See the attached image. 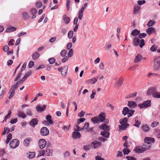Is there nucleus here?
<instances>
[{"instance_id": "obj_16", "label": "nucleus", "mask_w": 160, "mask_h": 160, "mask_svg": "<svg viewBox=\"0 0 160 160\" xmlns=\"http://www.w3.org/2000/svg\"><path fill=\"white\" fill-rule=\"evenodd\" d=\"M128 105L131 108H134L137 107V104L134 101H129L128 102Z\"/></svg>"}, {"instance_id": "obj_45", "label": "nucleus", "mask_w": 160, "mask_h": 160, "mask_svg": "<svg viewBox=\"0 0 160 160\" xmlns=\"http://www.w3.org/2000/svg\"><path fill=\"white\" fill-rule=\"evenodd\" d=\"M135 123L133 125V126L139 128V127L140 125L141 124V123L140 122H139L138 120L135 119Z\"/></svg>"}, {"instance_id": "obj_39", "label": "nucleus", "mask_w": 160, "mask_h": 160, "mask_svg": "<svg viewBox=\"0 0 160 160\" xmlns=\"http://www.w3.org/2000/svg\"><path fill=\"white\" fill-rule=\"evenodd\" d=\"M155 22L154 20H150L148 22V23L147 24V25L148 26V27H150L151 26H152L155 23Z\"/></svg>"}, {"instance_id": "obj_12", "label": "nucleus", "mask_w": 160, "mask_h": 160, "mask_svg": "<svg viewBox=\"0 0 160 160\" xmlns=\"http://www.w3.org/2000/svg\"><path fill=\"white\" fill-rule=\"evenodd\" d=\"M140 7L138 5H135L134 6V9L133 11V13L134 14H138L140 12Z\"/></svg>"}, {"instance_id": "obj_51", "label": "nucleus", "mask_w": 160, "mask_h": 160, "mask_svg": "<svg viewBox=\"0 0 160 160\" xmlns=\"http://www.w3.org/2000/svg\"><path fill=\"white\" fill-rule=\"evenodd\" d=\"M34 65V62L33 61H30L28 64V67L29 68H32Z\"/></svg>"}, {"instance_id": "obj_22", "label": "nucleus", "mask_w": 160, "mask_h": 160, "mask_svg": "<svg viewBox=\"0 0 160 160\" xmlns=\"http://www.w3.org/2000/svg\"><path fill=\"white\" fill-rule=\"evenodd\" d=\"M89 123L88 122L85 123L84 126L82 128H80L78 125H77L76 127L78 128L77 130H76V131H79L82 130L83 128L87 129L89 126Z\"/></svg>"}, {"instance_id": "obj_18", "label": "nucleus", "mask_w": 160, "mask_h": 160, "mask_svg": "<svg viewBox=\"0 0 160 160\" xmlns=\"http://www.w3.org/2000/svg\"><path fill=\"white\" fill-rule=\"evenodd\" d=\"M38 120L36 118L32 119L29 122V124L32 127H34L38 124Z\"/></svg>"}, {"instance_id": "obj_19", "label": "nucleus", "mask_w": 160, "mask_h": 160, "mask_svg": "<svg viewBox=\"0 0 160 160\" xmlns=\"http://www.w3.org/2000/svg\"><path fill=\"white\" fill-rule=\"evenodd\" d=\"M91 120L93 124H98L100 122L99 121V118L97 117L92 118Z\"/></svg>"}, {"instance_id": "obj_5", "label": "nucleus", "mask_w": 160, "mask_h": 160, "mask_svg": "<svg viewBox=\"0 0 160 160\" xmlns=\"http://www.w3.org/2000/svg\"><path fill=\"white\" fill-rule=\"evenodd\" d=\"M154 69L155 70L160 69V57H158L155 58L154 60Z\"/></svg>"}, {"instance_id": "obj_35", "label": "nucleus", "mask_w": 160, "mask_h": 160, "mask_svg": "<svg viewBox=\"0 0 160 160\" xmlns=\"http://www.w3.org/2000/svg\"><path fill=\"white\" fill-rule=\"evenodd\" d=\"M18 116L19 117H22V118H25L26 117V115L23 112L20 111L18 112Z\"/></svg>"}, {"instance_id": "obj_20", "label": "nucleus", "mask_w": 160, "mask_h": 160, "mask_svg": "<svg viewBox=\"0 0 160 160\" xmlns=\"http://www.w3.org/2000/svg\"><path fill=\"white\" fill-rule=\"evenodd\" d=\"M81 137V135L79 132H74L72 134V137L74 139L79 138Z\"/></svg>"}, {"instance_id": "obj_47", "label": "nucleus", "mask_w": 160, "mask_h": 160, "mask_svg": "<svg viewBox=\"0 0 160 160\" xmlns=\"http://www.w3.org/2000/svg\"><path fill=\"white\" fill-rule=\"evenodd\" d=\"M73 32L72 31H69L68 33V36L69 39H71L72 38L73 35Z\"/></svg>"}, {"instance_id": "obj_13", "label": "nucleus", "mask_w": 160, "mask_h": 160, "mask_svg": "<svg viewBox=\"0 0 160 160\" xmlns=\"http://www.w3.org/2000/svg\"><path fill=\"white\" fill-rule=\"evenodd\" d=\"M37 12V10L35 8H32L31 9L29 12L30 14L32 15V19H34L36 17Z\"/></svg>"}, {"instance_id": "obj_32", "label": "nucleus", "mask_w": 160, "mask_h": 160, "mask_svg": "<svg viewBox=\"0 0 160 160\" xmlns=\"http://www.w3.org/2000/svg\"><path fill=\"white\" fill-rule=\"evenodd\" d=\"M155 29L153 28L149 27L146 30L147 33L148 34H151L152 32H155Z\"/></svg>"}, {"instance_id": "obj_26", "label": "nucleus", "mask_w": 160, "mask_h": 160, "mask_svg": "<svg viewBox=\"0 0 160 160\" xmlns=\"http://www.w3.org/2000/svg\"><path fill=\"white\" fill-rule=\"evenodd\" d=\"M68 69V66H64L61 71V74L64 76H66L67 74Z\"/></svg>"}, {"instance_id": "obj_60", "label": "nucleus", "mask_w": 160, "mask_h": 160, "mask_svg": "<svg viewBox=\"0 0 160 160\" xmlns=\"http://www.w3.org/2000/svg\"><path fill=\"white\" fill-rule=\"evenodd\" d=\"M27 63L26 62H25L23 64L22 66V67L21 69V71L22 72L24 70H25V69L26 68Z\"/></svg>"}, {"instance_id": "obj_2", "label": "nucleus", "mask_w": 160, "mask_h": 160, "mask_svg": "<svg viewBox=\"0 0 160 160\" xmlns=\"http://www.w3.org/2000/svg\"><path fill=\"white\" fill-rule=\"evenodd\" d=\"M133 43L135 46H137L139 45L140 47L142 48L145 45V41L143 39L140 40L139 38H135L133 39Z\"/></svg>"}, {"instance_id": "obj_55", "label": "nucleus", "mask_w": 160, "mask_h": 160, "mask_svg": "<svg viewBox=\"0 0 160 160\" xmlns=\"http://www.w3.org/2000/svg\"><path fill=\"white\" fill-rule=\"evenodd\" d=\"M85 113V112L84 111H82L78 113V116L80 117H82L84 116Z\"/></svg>"}, {"instance_id": "obj_52", "label": "nucleus", "mask_w": 160, "mask_h": 160, "mask_svg": "<svg viewBox=\"0 0 160 160\" xmlns=\"http://www.w3.org/2000/svg\"><path fill=\"white\" fill-rule=\"evenodd\" d=\"M138 5L141 6L146 3V1L145 0H138L137 2Z\"/></svg>"}, {"instance_id": "obj_64", "label": "nucleus", "mask_w": 160, "mask_h": 160, "mask_svg": "<svg viewBox=\"0 0 160 160\" xmlns=\"http://www.w3.org/2000/svg\"><path fill=\"white\" fill-rule=\"evenodd\" d=\"M36 7L38 8H40L42 6V3L41 2H38L36 3Z\"/></svg>"}, {"instance_id": "obj_53", "label": "nucleus", "mask_w": 160, "mask_h": 160, "mask_svg": "<svg viewBox=\"0 0 160 160\" xmlns=\"http://www.w3.org/2000/svg\"><path fill=\"white\" fill-rule=\"evenodd\" d=\"M96 92L95 90H93L92 91V93L90 96L91 99H93L94 98V95L96 94Z\"/></svg>"}, {"instance_id": "obj_33", "label": "nucleus", "mask_w": 160, "mask_h": 160, "mask_svg": "<svg viewBox=\"0 0 160 160\" xmlns=\"http://www.w3.org/2000/svg\"><path fill=\"white\" fill-rule=\"evenodd\" d=\"M16 28L10 26L8 27L6 30V32H9L12 31H16Z\"/></svg>"}, {"instance_id": "obj_38", "label": "nucleus", "mask_w": 160, "mask_h": 160, "mask_svg": "<svg viewBox=\"0 0 160 160\" xmlns=\"http://www.w3.org/2000/svg\"><path fill=\"white\" fill-rule=\"evenodd\" d=\"M40 56V54L37 52H36L32 54V57L33 60H35Z\"/></svg>"}, {"instance_id": "obj_4", "label": "nucleus", "mask_w": 160, "mask_h": 160, "mask_svg": "<svg viewBox=\"0 0 160 160\" xmlns=\"http://www.w3.org/2000/svg\"><path fill=\"white\" fill-rule=\"evenodd\" d=\"M40 155L43 156L45 155L47 156H51L52 154V150L50 148H47L41 151L40 152Z\"/></svg>"}, {"instance_id": "obj_41", "label": "nucleus", "mask_w": 160, "mask_h": 160, "mask_svg": "<svg viewBox=\"0 0 160 160\" xmlns=\"http://www.w3.org/2000/svg\"><path fill=\"white\" fill-rule=\"evenodd\" d=\"M48 61L49 62L50 64H52L55 62L56 59L53 57L49 58Z\"/></svg>"}, {"instance_id": "obj_54", "label": "nucleus", "mask_w": 160, "mask_h": 160, "mask_svg": "<svg viewBox=\"0 0 160 160\" xmlns=\"http://www.w3.org/2000/svg\"><path fill=\"white\" fill-rule=\"evenodd\" d=\"M159 124V122H153L151 124V126L154 128L157 126Z\"/></svg>"}, {"instance_id": "obj_34", "label": "nucleus", "mask_w": 160, "mask_h": 160, "mask_svg": "<svg viewBox=\"0 0 160 160\" xmlns=\"http://www.w3.org/2000/svg\"><path fill=\"white\" fill-rule=\"evenodd\" d=\"M142 58V56L140 54H138L135 57L134 60V62L137 63L140 61V60Z\"/></svg>"}, {"instance_id": "obj_43", "label": "nucleus", "mask_w": 160, "mask_h": 160, "mask_svg": "<svg viewBox=\"0 0 160 160\" xmlns=\"http://www.w3.org/2000/svg\"><path fill=\"white\" fill-rule=\"evenodd\" d=\"M123 78L122 77H120V78L119 81L117 83V84L119 87H120L121 86L122 82L123 81Z\"/></svg>"}, {"instance_id": "obj_49", "label": "nucleus", "mask_w": 160, "mask_h": 160, "mask_svg": "<svg viewBox=\"0 0 160 160\" xmlns=\"http://www.w3.org/2000/svg\"><path fill=\"white\" fill-rule=\"evenodd\" d=\"M67 52L66 50H63L61 51L60 53V55L62 57H65L67 54Z\"/></svg>"}, {"instance_id": "obj_15", "label": "nucleus", "mask_w": 160, "mask_h": 160, "mask_svg": "<svg viewBox=\"0 0 160 160\" xmlns=\"http://www.w3.org/2000/svg\"><path fill=\"white\" fill-rule=\"evenodd\" d=\"M46 106L45 105H43L42 106L37 105L36 107V110L38 112H42L46 109Z\"/></svg>"}, {"instance_id": "obj_25", "label": "nucleus", "mask_w": 160, "mask_h": 160, "mask_svg": "<svg viewBox=\"0 0 160 160\" xmlns=\"http://www.w3.org/2000/svg\"><path fill=\"white\" fill-rule=\"evenodd\" d=\"M27 157L30 159L34 158L35 156V153L34 152H29L27 153Z\"/></svg>"}, {"instance_id": "obj_62", "label": "nucleus", "mask_w": 160, "mask_h": 160, "mask_svg": "<svg viewBox=\"0 0 160 160\" xmlns=\"http://www.w3.org/2000/svg\"><path fill=\"white\" fill-rule=\"evenodd\" d=\"M126 158L128 160H137V159L136 158L129 156L127 157Z\"/></svg>"}, {"instance_id": "obj_23", "label": "nucleus", "mask_w": 160, "mask_h": 160, "mask_svg": "<svg viewBox=\"0 0 160 160\" xmlns=\"http://www.w3.org/2000/svg\"><path fill=\"white\" fill-rule=\"evenodd\" d=\"M97 79L96 78H93L87 81V82L89 84H94L97 82Z\"/></svg>"}, {"instance_id": "obj_29", "label": "nucleus", "mask_w": 160, "mask_h": 160, "mask_svg": "<svg viewBox=\"0 0 160 160\" xmlns=\"http://www.w3.org/2000/svg\"><path fill=\"white\" fill-rule=\"evenodd\" d=\"M101 135L106 138H108L109 136V133L106 130L103 131L101 132Z\"/></svg>"}, {"instance_id": "obj_31", "label": "nucleus", "mask_w": 160, "mask_h": 160, "mask_svg": "<svg viewBox=\"0 0 160 160\" xmlns=\"http://www.w3.org/2000/svg\"><path fill=\"white\" fill-rule=\"evenodd\" d=\"M151 146V143H148L144 142L143 145L142 146L145 151L147 149H149Z\"/></svg>"}, {"instance_id": "obj_14", "label": "nucleus", "mask_w": 160, "mask_h": 160, "mask_svg": "<svg viewBox=\"0 0 160 160\" xmlns=\"http://www.w3.org/2000/svg\"><path fill=\"white\" fill-rule=\"evenodd\" d=\"M101 143L100 142L95 141L91 143V146L95 148L100 147L101 145Z\"/></svg>"}, {"instance_id": "obj_56", "label": "nucleus", "mask_w": 160, "mask_h": 160, "mask_svg": "<svg viewBox=\"0 0 160 160\" xmlns=\"http://www.w3.org/2000/svg\"><path fill=\"white\" fill-rule=\"evenodd\" d=\"M139 38L141 39L145 37L146 36L147 34L146 33H143L141 34L139 33Z\"/></svg>"}, {"instance_id": "obj_36", "label": "nucleus", "mask_w": 160, "mask_h": 160, "mask_svg": "<svg viewBox=\"0 0 160 160\" xmlns=\"http://www.w3.org/2000/svg\"><path fill=\"white\" fill-rule=\"evenodd\" d=\"M22 18L25 20H28L29 18L28 14L25 12L22 13Z\"/></svg>"}, {"instance_id": "obj_21", "label": "nucleus", "mask_w": 160, "mask_h": 160, "mask_svg": "<svg viewBox=\"0 0 160 160\" xmlns=\"http://www.w3.org/2000/svg\"><path fill=\"white\" fill-rule=\"evenodd\" d=\"M32 141V139L30 137L26 138L24 141L23 144L26 146L28 147L29 145L30 142Z\"/></svg>"}, {"instance_id": "obj_50", "label": "nucleus", "mask_w": 160, "mask_h": 160, "mask_svg": "<svg viewBox=\"0 0 160 160\" xmlns=\"http://www.w3.org/2000/svg\"><path fill=\"white\" fill-rule=\"evenodd\" d=\"M73 55V50L72 49H70L68 54V56L67 57L69 58V57H72Z\"/></svg>"}, {"instance_id": "obj_63", "label": "nucleus", "mask_w": 160, "mask_h": 160, "mask_svg": "<svg viewBox=\"0 0 160 160\" xmlns=\"http://www.w3.org/2000/svg\"><path fill=\"white\" fill-rule=\"evenodd\" d=\"M144 142L145 143H151L150 140L149 139V137H146L144 139Z\"/></svg>"}, {"instance_id": "obj_46", "label": "nucleus", "mask_w": 160, "mask_h": 160, "mask_svg": "<svg viewBox=\"0 0 160 160\" xmlns=\"http://www.w3.org/2000/svg\"><path fill=\"white\" fill-rule=\"evenodd\" d=\"M152 97L155 98H160V93L157 91L155 94H154Z\"/></svg>"}, {"instance_id": "obj_42", "label": "nucleus", "mask_w": 160, "mask_h": 160, "mask_svg": "<svg viewBox=\"0 0 160 160\" xmlns=\"http://www.w3.org/2000/svg\"><path fill=\"white\" fill-rule=\"evenodd\" d=\"M11 113L12 112L11 111H9L8 112V114L5 117L4 119V120H3L2 122H6L7 120L8 119L10 118V115L11 114Z\"/></svg>"}, {"instance_id": "obj_61", "label": "nucleus", "mask_w": 160, "mask_h": 160, "mask_svg": "<svg viewBox=\"0 0 160 160\" xmlns=\"http://www.w3.org/2000/svg\"><path fill=\"white\" fill-rule=\"evenodd\" d=\"M157 48V46L153 45L151 48L150 50L152 52L155 51L156 50Z\"/></svg>"}, {"instance_id": "obj_24", "label": "nucleus", "mask_w": 160, "mask_h": 160, "mask_svg": "<svg viewBox=\"0 0 160 160\" xmlns=\"http://www.w3.org/2000/svg\"><path fill=\"white\" fill-rule=\"evenodd\" d=\"M84 10V8L82 7L78 14V18L79 20H82V18L83 13Z\"/></svg>"}, {"instance_id": "obj_11", "label": "nucleus", "mask_w": 160, "mask_h": 160, "mask_svg": "<svg viewBox=\"0 0 160 160\" xmlns=\"http://www.w3.org/2000/svg\"><path fill=\"white\" fill-rule=\"evenodd\" d=\"M134 150L136 153H142L145 151V150L142 146V147L140 146L136 147Z\"/></svg>"}, {"instance_id": "obj_58", "label": "nucleus", "mask_w": 160, "mask_h": 160, "mask_svg": "<svg viewBox=\"0 0 160 160\" xmlns=\"http://www.w3.org/2000/svg\"><path fill=\"white\" fill-rule=\"evenodd\" d=\"M18 121V119L17 118H14L12 119L10 122L12 124H14L16 123Z\"/></svg>"}, {"instance_id": "obj_37", "label": "nucleus", "mask_w": 160, "mask_h": 160, "mask_svg": "<svg viewBox=\"0 0 160 160\" xmlns=\"http://www.w3.org/2000/svg\"><path fill=\"white\" fill-rule=\"evenodd\" d=\"M66 16V15H64L63 16V19L66 24H68L70 22V19Z\"/></svg>"}, {"instance_id": "obj_27", "label": "nucleus", "mask_w": 160, "mask_h": 160, "mask_svg": "<svg viewBox=\"0 0 160 160\" xmlns=\"http://www.w3.org/2000/svg\"><path fill=\"white\" fill-rule=\"evenodd\" d=\"M15 91V89H12L11 88L10 90L8 92V94H10V95L8 97V98L9 99H12V98L14 96Z\"/></svg>"}, {"instance_id": "obj_1", "label": "nucleus", "mask_w": 160, "mask_h": 160, "mask_svg": "<svg viewBox=\"0 0 160 160\" xmlns=\"http://www.w3.org/2000/svg\"><path fill=\"white\" fill-rule=\"evenodd\" d=\"M135 111L133 109H130L127 107H124L122 111V113L124 116L127 115L128 118L132 116L134 114Z\"/></svg>"}, {"instance_id": "obj_59", "label": "nucleus", "mask_w": 160, "mask_h": 160, "mask_svg": "<svg viewBox=\"0 0 160 160\" xmlns=\"http://www.w3.org/2000/svg\"><path fill=\"white\" fill-rule=\"evenodd\" d=\"M26 114L29 116H31L32 115V112L31 110L29 109H28L26 112Z\"/></svg>"}, {"instance_id": "obj_30", "label": "nucleus", "mask_w": 160, "mask_h": 160, "mask_svg": "<svg viewBox=\"0 0 160 160\" xmlns=\"http://www.w3.org/2000/svg\"><path fill=\"white\" fill-rule=\"evenodd\" d=\"M140 31L137 29H135L132 30L131 32V35L134 36H136L139 34Z\"/></svg>"}, {"instance_id": "obj_28", "label": "nucleus", "mask_w": 160, "mask_h": 160, "mask_svg": "<svg viewBox=\"0 0 160 160\" xmlns=\"http://www.w3.org/2000/svg\"><path fill=\"white\" fill-rule=\"evenodd\" d=\"M46 119L48 122V125L49 124L50 125L53 124V122L51 120V117L50 115H47L46 117Z\"/></svg>"}, {"instance_id": "obj_8", "label": "nucleus", "mask_w": 160, "mask_h": 160, "mask_svg": "<svg viewBox=\"0 0 160 160\" xmlns=\"http://www.w3.org/2000/svg\"><path fill=\"white\" fill-rule=\"evenodd\" d=\"M49 130L47 128L43 127L40 130V133L42 136H46L49 134Z\"/></svg>"}, {"instance_id": "obj_17", "label": "nucleus", "mask_w": 160, "mask_h": 160, "mask_svg": "<svg viewBox=\"0 0 160 160\" xmlns=\"http://www.w3.org/2000/svg\"><path fill=\"white\" fill-rule=\"evenodd\" d=\"M99 118V121L100 122H102L104 121L105 119L106 114L104 113L101 112L98 115Z\"/></svg>"}, {"instance_id": "obj_6", "label": "nucleus", "mask_w": 160, "mask_h": 160, "mask_svg": "<svg viewBox=\"0 0 160 160\" xmlns=\"http://www.w3.org/2000/svg\"><path fill=\"white\" fill-rule=\"evenodd\" d=\"M19 144V141L18 139H14L12 140L10 143L9 146L12 149H14L18 147Z\"/></svg>"}, {"instance_id": "obj_44", "label": "nucleus", "mask_w": 160, "mask_h": 160, "mask_svg": "<svg viewBox=\"0 0 160 160\" xmlns=\"http://www.w3.org/2000/svg\"><path fill=\"white\" fill-rule=\"evenodd\" d=\"M142 128L143 130L146 132L148 131L149 130L148 126L146 125H143Z\"/></svg>"}, {"instance_id": "obj_10", "label": "nucleus", "mask_w": 160, "mask_h": 160, "mask_svg": "<svg viewBox=\"0 0 160 160\" xmlns=\"http://www.w3.org/2000/svg\"><path fill=\"white\" fill-rule=\"evenodd\" d=\"M157 91V88L155 87H152L149 89L147 92L148 95H152L153 97L154 94H155Z\"/></svg>"}, {"instance_id": "obj_9", "label": "nucleus", "mask_w": 160, "mask_h": 160, "mask_svg": "<svg viewBox=\"0 0 160 160\" xmlns=\"http://www.w3.org/2000/svg\"><path fill=\"white\" fill-rule=\"evenodd\" d=\"M38 143L40 148L42 149L46 146L47 143L45 139H41L39 140Z\"/></svg>"}, {"instance_id": "obj_57", "label": "nucleus", "mask_w": 160, "mask_h": 160, "mask_svg": "<svg viewBox=\"0 0 160 160\" xmlns=\"http://www.w3.org/2000/svg\"><path fill=\"white\" fill-rule=\"evenodd\" d=\"M84 149L86 151L89 150L90 149V145H86L84 146Z\"/></svg>"}, {"instance_id": "obj_3", "label": "nucleus", "mask_w": 160, "mask_h": 160, "mask_svg": "<svg viewBox=\"0 0 160 160\" xmlns=\"http://www.w3.org/2000/svg\"><path fill=\"white\" fill-rule=\"evenodd\" d=\"M128 119L127 118H125L123 119L122 121H120V125H119V128L122 130H125L128 126V124L127 123Z\"/></svg>"}, {"instance_id": "obj_7", "label": "nucleus", "mask_w": 160, "mask_h": 160, "mask_svg": "<svg viewBox=\"0 0 160 160\" xmlns=\"http://www.w3.org/2000/svg\"><path fill=\"white\" fill-rule=\"evenodd\" d=\"M151 100H148L144 101L142 103L138 105V106L140 108H147L151 106Z\"/></svg>"}, {"instance_id": "obj_48", "label": "nucleus", "mask_w": 160, "mask_h": 160, "mask_svg": "<svg viewBox=\"0 0 160 160\" xmlns=\"http://www.w3.org/2000/svg\"><path fill=\"white\" fill-rule=\"evenodd\" d=\"M123 152L124 155H128L130 152V151L128 149L125 148L123 149Z\"/></svg>"}, {"instance_id": "obj_40", "label": "nucleus", "mask_w": 160, "mask_h": 160, "mask_svg": "<svg viewBox=\"0 0 160 160\" xmlns=\"http://www.w3.org/2000/svg\"><path fill=\"white\" fill-rule=\"evenodd\" d=\"M12 139V134L11 133H9L7 137V139L6 143L8 144L9 143L10 141Z\"/></svg>"}]
</instances>
